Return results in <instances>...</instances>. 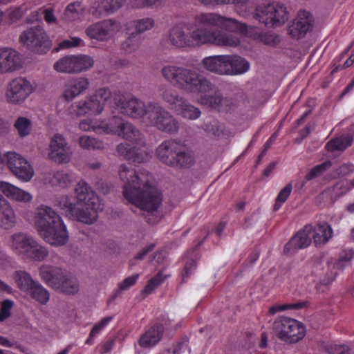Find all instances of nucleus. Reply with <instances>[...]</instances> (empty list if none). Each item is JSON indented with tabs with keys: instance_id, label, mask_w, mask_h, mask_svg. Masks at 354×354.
<instances>
[{
	"instance_id": "obj_1",
	"label": "nucleus",
	"mask_w": 354,
	"mask_h": 354,
	"mask_svg": "<svg viewBox=\"0 0 354 354\" xmlns=\"http://www.w3.org/2000/svg\"><path fill=\"white\" fill-rule=\"evenodd\" d=\"M243 37V24L216 12H200L192 22H179L169 32L170 44L178 48L204 45L236 48Z\"/></svg>"
},
{
	"instance_id": "obj_2",
	"label": "nucleus",
	"mask_w": 354,
	"mask_h": 354,
	"mask_svg": "<svg viewBox=\"0 0 354 354\" xmlns=\"http://www.w3.org/2000/svg\"><path fill=\"white\" fill-rule=\"evenodd\" d=\"M119 176L124 183V198L140 210L146 212L145 218L150 225L161 220L158 209L162 203L161 191L153 185V175L145 169L138 171L131 164H122L119 167Z\"/></svg>"
},
{
	"instance_id": "obj_3",
	"label": "nucleus",
	"mask_w": 354,
	"mask_h": 354,
	"mask_svg": "<svg viewBox=\"0 0 354 354\" xmlns=\"http://www.w3.org/2000/svg\"><path fill=\"white\" fill-rule=\"evenodd\" d=\"M77 203L72 202L68 196H61L56 198L55 205L64 211L65 214L74 219L91 224L97 218L100 200L95 192L84 180L78 182L75 188Z\"/></svg>"
},
{
	"instance_id": "obj_4",
	"label": "nucleus",
	"mask_w": 354,
	"mask_h": 354,
	"mask_svg": "<svg viewBox=\"0 0 354 354\" xmlns=\"http://www.w3.org/2000/svg\"><path fill=\"white\" fill-rule=\"evenodd\" d=\"M34 223L39 234L46 242L55 246L67 243L66 227L60 216L50 207L40 205L36 209Z\"/></svg>"
},
{
	"instance_id": "obj_5",
	"label": "nucleus",
	"mask_w": 354,
	"mask_h": 354,
	"mask_svg": "<svg viewBox=\"0 0 354 354\" xmlns=\"http://www.w3.org/2000/svg\"><path fill=\"white\" fill-rule=\"evenodd\" d=\"M162 75L172 84L191 93L203 94L215 88L214 84L206 77L184 67L165 66L162 69Z\"/></svg>"
},
{
	"instance_id": "obj_6",
	"label": "nucleus",
	"mask_w": 354,
	"mask_h": 354,
	"mask_svg": "<svg viewBox=\"0 0 354 354\" xmlns=\"http://www.w3.org/2000/svg\"><path fill=\"white\" fill-rule=\"evenodd\" d=\"M156 154L161 162L174 168H188L194 162L186 147L173 139L163 141L157 147Z\"/></svg>"
},
{
	"instance_id": "obj_7",
	"label": "nucleus",
	"mask_w": 354,
	"mask_h": 354,
	"mask_svg": "<svg viewBox=\"0 0 354 354\" xmlns=\"http://www.w3.org/2000/svg\"><path fill=\"white\" fill-rule=\"evenodd\" d=\"M10 249L24 259L41 261L48 255V250L31 235L24 232L12 234L8 241Z\"/></svg>"
},
{
	"instance_id": "obj_8",
	"label": "nucleus",
	"mask_w": 354,
	"mask_h": 354,
	"mask_svg": "<svg viewBox=\"0 0 354 354\" xmlns=\"http://www.w3.org/2000/svg\"><path fill=\"white\" fill-rule=\"evenodd\" d=\"M100 127L95 129L97 133L116 135L128 141L136 142L138 145L145 143V136L131 123L125 122L121 117L112 115L108 118L99 120Z\"/></svg>"
},
{
	"instance_id": "obj_9",
	"label": "nucleus",
	"mask_w": 354,
	"mask_h": 354,
	"mask_svg": "<svg viewBox=\"0 0 354 354\" xmlns=\"http://www.w3.org/2000/svg\"><path fill=\"white\" fill-rule=\"evenodd\" d=\"M208 71L220 75H234L243 73V58L236 55H219L205 57L202 60Z\"/></svg>"
},
{
	"instance_id": "obj_10",
	"label": "nucleus",
	"mask_w": 354,
	"mask_h": 354,
	"mask_svg": "<svg viewBox=\"0 0 354 354\" xmlns=\"http://www.w3.org/2000/svg\"><path fill=\"white\" fill-rule=\"evenodd\" d=\"M253 17L266 27L274 28L282 26L288 20L289 12L283 3L272 2L257 6Z\"/></svg>"
},
{
	"instance_id": "obj_11",
	"label": "nucleus",
	"mask_w": 354,
	"mask_h": 354,
	"mask_svg": "<svg viewBox=\"0 0 354 354\" xmlns=\"http://www.w3.org/2000/svg\"><path fill=\"white\" fill-rule=\"evenodd\" d=\"M272 330L279 339L288 344L298 342L306 335V328L302 323L286 317H280L275 319Z\"/></svg>"
},
{
	"instance_id": "obj_12",
	"label": "nucleus",
	"mask_w": 354,
	"mask_h": 354,
	"mask_svg": "<svg viewBox=\"0 0 354 354\" xmlns=\"http://www.w3.org/2000/svg\"><path fill=\"white\" fill-rule=\"evenodd\" d=\"M111 91L107 88L97 90L95 93L84 100L73 104L70 113L76 116L86 114H100L104 109L105 102L111 97Z\"/></svg>"
},
{
	"instance_id": "obj_13",
	"label": "nucleus",
	"mask_w": 354,
	"mask_h": 354,
	"mask_svg": "<svg viewBox=\"0 0 354 354\" xmlns=\"http://www.w3.org/2000/svg\"><path fill=\"white\" fill-rule=\"evenodd\" d=\"M150 115L147 122L158 130L169 134H174L178 131L179 123L177 120L159 104L149 102Z\"/></svg>"
},
{
	"instance_id": "obj_14",
	"label": "nucleus",
	"mask_w": 354,
	"mask_h": 354,
	"mask_svg": "<svg viewBox=\"0 0 354 354\" xmlns=\"http://www.w3.org/2000/svg\"><path fill=\"white\" fill-rule=\"evenodd\" d=\"M20 41L29 50L38 54L47 53L51 47V41L44 29L36 26L24 31L19 37Z\"/></svg>"
},
{
	"instance_id": "obj_15",
	"label": "nucleus",
	"mask_w": 354,
	"mask_h": 354,
	"mask_svg": "<svg viewBox=\"0 0 354 354\" xmlns=\"http://www.w3.org/2000/svg\"><path fill=\"white\" fill-rule=\"evenodd\" d=\"M94 64L93 58L86 55H67L54 64V69L60 73H79L90 69Z\"/></svg>"
},
{
	"instance_id": "obj_16",
	"label": "nucleus",
	"mask_w": 354,
	"mask_h": 354,
	"mask_svg": "<svg viewBox=\"0 0 354 354\" xmlns=\"http://www.w3.org/2000/svg\"><path fill=\"white\" fill-rule=\"evenodd\" d=\"M116 105L122 113L133 118H145L146 122L151 113L149 103L145 104L134 96H120Z\"/></svg>"
},
{
	"instance_id": "obj_17",
	"label": "nucleus",
	"mask_w": 354,
	"mask_h": 354,
	"mask_svg": "<svg viewBox=\"0 0 354 354\" xmlns=\"http://www.w3.org/2000/svg\"><path fill=\"white\" fill-rule=\"evenodd\" d=\"M6 164L12 174L23 182H28L34 176L31 165L22 156L10 151L5 154Z\"/></svg>"
},
{
	"instance_id": "obj_18",
	"label": "nucleus",
	"mask_w": 354,
	"mask_h": 354,
	"mask_svg": "<svg viewBox=\"0 0 354 354\" xmlns=\"http://www.w3.org/2000/svg\"><path fill=\"white\" fill-rule=\"evenodd\" d=\"M33 91L30 82L26 78L19 77L8 84L6 93V99L12 104L23 102Z\"/></svg>"
},
{
	"instance_id": "obj_19",
	"label": "nucleus",
	"mask_w": 354,
	"mask_h": 354,
	"mask_svg": "<svg viewBox=\"0 0 354 354\" xmlns=\"http://www.w3.org/2000/svg\"><path fill=\"white\" fill-rule=\"evenodd\" d=\"M118 28V23L115 20L105 19L88 26L85 33L91 39L105 41L113 36Z\"/></svg>"
},
{
	"instance_id": "obj_20",
	"label": "nucleus",
	"mask_w": 354,
	"mask_h": 354,
	"mask_svg": "<svg viewBox=\"0 0 354 354\" xmlns=\"http://www.w3.org/2000/svg\"><path fill=\"white\" fill-rule=\"evenodd\" d=\"M49 147L48 156L50 160L59 164L68 162L70 160L71 149L62 135L55 133L51 138Z\"/></svg>"
},
{
	"instance_id": "obj_21",
	"label": "nucleus",
	"mask_w": 354,
	"mask_h": 354,
	"mask_svg": "<svg viewBox=\"0 0 354 354\" xmlns=\"http://www.w3.org/2000/svg\"><path fill=\"white\" fill-rule=\"evenodd\" d=\"M133 146L129 143H120L117 146V151L126 160L134 163H143L148 161L151 157L149 152L141 149L145 145H138L136 142L129 141ZM145 142H146L145 141Z\"/></svg>"
},
{
	"instance_id": "obj_22",
	"label": "nucleus",
	"mask_w": 354,
	"mask_h": 354,
	"mask_svg": "<svg viewBox=\"0 0 354 354\" xmlns=\"http://www.w3.org/2000/svg\"><path fill=\"white\" fill-rule=\"evenodd\" d=\"M311 229H313V225L308 224L297 232L285 245L283 248L284 254L294 253L299 249L306 248L309 246L312 242L310 236Z\"/></svg>"
},
{
	"instance_id": "obj_23",
	"label": "nucleus",
	"mask_w": 354,
	"mask_h": 354,
	"mask_svg": "<svg viewBox=\"0 0 354 354\" xmlns=\"http://www.w3.org/2000/svg\"><path fill=\"white\" fill-rule=\"evenodd\" d=\"M21 66L19 54L11 48H0V73L15 71Z\"/></svg>"
},
{
	"instance_id": "obj_24",
	"label": "nucleus",
	"mask_w": 354,
	"mask_h": 354,
	"mask_svg": "<svg viewBox=\"0 0 354 354\" xmlns=\"http://www.w3.org/2000/svg\"><path fill=\"white\" fill-rule=\"evenodd\" d=\"M89 81L84 77H75L68 81L64 86L62 97L68 102L82 94L89 86Z\"/></svg>"
},
{
	"instance_id": "obj_25",
	"label": "nucleus",
	"mask_w": 354,
	"mask_h": 354,
	"mask_svg": "<svg viewBox=\"0 0 354 354\" xmlns=\"http://www.w3.org/2000/svg\"><path fill=\"white\" fill-rule=\"evenodd\" d=\"M39 274L41 279L48 286L57 289L62 286L65 272L59 268L52 266H42L39 268Z\"/></svg>"
},
{
	"instance_id": "obj_26",
	"label": "nucleus",
	"mask_w": 354,
	"mask_h": 354,
	"mask_svg": "<svg viewBox=\"0 0 354 354\" xmlns=\"http://www.w3.org/2000/svg\"><path fill=\"white\" fill-rule=\"evenodd\" d=\"M127 0H95L91 7V12L95 17L114 13L124 6Z\"/></svg>"
},
{
	"instance_id": "obj_27",
	"label": "nucleus",
	"mask_w": 354,
	"mask_h": 354,
	"mask_svg": "<svg viewBox=\"0 0 354 354\" xmlns=\"http://www.w3.org/2000/svg\"><path fill=\"white\" fill-rule=\"evenodd\" d=\"M312 21L309 12H304L303 16L299 15L298 18L289 26L288 29L289 35L297 39L304 37L307 32L312 29Z\"/></svg>"
},
{
	"instance_id": "obj_28",
	"label": "nucleus",
	"mask_w": 354,
	"mask_h": 354,
	"mask_svg": "<svg viewBox=\"0 0 354 354\" xmlns=\"http://www.w3.org/2000/svg\"><path fill=\"white\" fill-rule=\"evenodd\" d=\"M164 326L160 324H154L151 325L142 334L138 341L139 345L142 348H151L156 345L162 339L164 333Z\"/></svg>"
},
{
	"instance_id": "obj_29",
	"label": "nucleus",
	"mask_w": 354,
	"mask_h": 354,
	"mask_svg": "<svg viewBox=\"0 0 354 354\" xmlns=\"http://www.w3.org/2000/svg\"><path fill=\"white\" fill-rule=\"evenodd\" d=\"M310 236L316 247L324 245L333 236V230L328 223H318L313 225Z\"/></svg>"
},
{
	"instance_id": "obj_30",
	"label": "nucleus",
	"mask_w": 354,
	"mask_h": 354,
	"mask_svg": "<svg viewBox=\"0 0 354 354\" xmlns=\"http://www.w3.org/2000/svg\"><path fill=\"white\" fill-rule=\"evenodd\" d=\"M16 224L15 213L6 199L0 195V227L10 230Z\"/></svg>"
},
{
	"instance_id": "obj_31",
	"label": "nucleus",
	"mask_w": 354,
	"mask_h": 354,
	"mask_svg": "<svg viewBox=\"0 0 354 354\" xmlns=\"http://www.w3.org/2000/svg\"><path fill=\"white\" fill-rule=\"evenodd\" d=\"M0 191L8 198L19 202H30L32 195L9 183L0 181Z\"/></svg>"
},
{
	"instance_id": "obj_32",
	"label": "nucleus",
	"mask_w": 354,
	"mask_h": 354,
	"mask_svg": "<svg viewBox=\"0 0 354 354\" xmlns=\"http://www.w3.org/2000/svg\"><path fill=\"white\" fill-rule=\"evenodd\" d=\"M13 278L17 288L24 293H26L29 288H31L37 281L34 280L31 275L24 270L15 271Z\"/></svg>"
},
{
	"instance_id": "obj_33",
	"label": "nucleus",
	"mask_w": 354,
	"mask_h": 354,
	"mask_svg": "<svg viewBox=\"0 0 354 354\" xmlns=\"http://www.w3.org/2000/svg\"><path fill=\"white\" fill-rule=\"evenodd\" d=\"M32 299L41 305H45L50 299V293L38 281L26 293Z\"/></svg>"
},
{
	"instance_id": "obj_34",
	"label": "nucleus",
	"mask_w": 354,
	"mask_h": 354,
	"mask_svg": "<svg viewBox=\"0 0 354 354\" xmlns=\"http://www.w3.org/2000/svg\"><path fill=\"white\" fill-rule=\"evenodd\" d=\"M353 252L352 250H350L348 253L342 254L339 257V261L336 264L327 263V270L329 271V273H326V276L320 280L319 284L324 286L330 284L335 279L337 274V272L333 271V270L335 269V267L339 268L341 266V263L342 261H349L353 258Z\"/></svg>"
},
{
	"instance_id": "obj_35",
	"label": "nucleus",
	"mask_w": 354,
	"mask_h": 354,
	"mask_svg": "<svg viewBox=\"0 0 354 354\" xmlns=\"http://www.w3.org/2000/svg\"><path fill=\"white\" fill-rule=\"evenodd\" d=\"M153 26L154 20L151 18L147 17L128 22L126 24V29L127 32L133 31L139 35V33H142L151 29Z\"/></svg>"
},
{
	"instance_id": "obj_36",
	"label": "nucleus",
	"mask_w": 354,
	"mask_h": 354,
	"mask_svg": "<svg viewBox=\"0 0 354 354\" xmlns=\"http://www.w3.org/2000/svg\"><path fill=\"white\" fill-rule=\"evenodd\" d=\"M176 111L181 115L184 118L189 120H196L198 118L201 114L199 109L189 104L187 100H183Z\"/></svg>"
},
{
	"instance_id": "obj_37",
	"label": "nucleus",
	"mask_w": 354,
	"mask_h": 354,
	"mask_svg": "<svg viewBox=\"0 0 354 354\" xmlns=\"http://www.w3.org/2000/svg\"><path fill=\"white\" fill-rule=\"evenodd\" d=\"M353 140V137L352 136H343L332 139L326 144V148L329 151H344L352 145Z\"/></svg>"
},
{
	"instance_id": "obj_38",
	"label": "nucleus",
	"mask_w": 354,
	"mask_h": 354,
	"mask_svg": "<svg viewBox=\"0 0 354 354\" xmlns=\"http://www.w3.org/2000/svg\"><path fill=\"white\" fill-rule=\"evenodd\" d=\"M58 290L67 295H74L79 290V283L76 278L69 277L65 274L62 279V286L57 288Z\"/></svg>"
},
{
	"instance_id": "obj_39",
	"label": "nucleus",
	"mask_w": 354,
	"mask_h": 354,
	"mask_svg": "<svg viewBox=\"0 0 354 354\" xmlns=\"http://www.w3.org/2000/svg\"><path fill=\"white\" fill-rule=\"evenodd\" d=\"M224 126L216 120L211 119L204 124V130L208 136L214 138H218L223 134Z\"/></svg>"
},
{
	"instance_id": "obj_40",
	"label": "nucleus",
	"mask_w": 354,
	"mask_h": 354,
	"mask_svg": "<svg viewBox=\"0 0 354 354\" xmlns=\"http://www.w3.org/2000/svg\"><path fill=\"white\" fill-rule=\"evenodd\" d=\"M79 145L84 149H101L104 148L102 141L88 136H82L79 138Z\"/></svg>"
},
{
	"instance_id": "obj_41",
	"label": "nucleus",
	"mask_w": 354,
	"mask_h": 354,
	"mask_svg": "<svg viewBox=\"0 0 354 354\" xmlns=\"http://www.w3.org/2000/svg\"><path fill=\"white\" fill-rule=\"evenodd\" d=\"M129 36L122 43V48L127 53L135 51L140 45V36L133 31L127 32Z\"/></svg>"
},
{
	"instance_id": "obj_42",
	"label": "nucleus",
	"mask_w": 354,
	"mask_h": 354,
	"mask_svg": "<svg viewBox=\"0 0 354 354\" xmlns=\"http://www.w3.org/2000/svg\"><path fill=\"white\" fill-rule=\"evenodd\" d=\"M223 98L220 95H204L200 98V103L202 105L221 111Z\"/></svg>"
},
{
	"instance_id": "obj_43",
	"label": "nucleus",
	"mask_w": 354,
	"mask_h": 354,
	"mask_svg": "<svg viewBox=\"0 0 354 354\" xmlns=\"http://www.w3.org/2000/svg\"><path fill=\"white\" fill-rule=\"evenodd\" d=\"M31 121L24 117L18 118L14 124L20 137L28 136L31 131Z\"/></svg>"
},
{
	"instance_id": "obj_44",
	"label": "nucleus",
	"mask_w": 354,
	"mask_h": 354,
	"mask_svg": "<svg viewBox=\"0 0 354 354\" xmlns=\"http://www.w3.org/2000/svg\"><path fill=\"white\" fill-rule=\"evenodd\" d=\"M161 95L166 102L169 103L170 105L174 106L175 109L183 100V97L177 94L176 91L171 88L162 89Z\"/></svg>"
},
{
	"instance_id": "obj_45",
	"label": "nucleus",
	"mask_w": 354,
	"mask_h": 354,
	"mask_svg": "<svg viewBox=\"0 0 354 354\" xmlns=\"http://www.w3.org/2000/svg\"><path fill=\"white\" fill-rule=\"evenodd\" d=\"M71 180V175L64 171H57L51 178V183L53 185L62 188L67 187Z\"/></svg>"
},
{
	"instance_id": "obj_46",
	"label": "nucleus",
	"mask_w": 354,
	"mask_h": 354,
	"mask_svg": "<svg viewBox=\"0 0 354 354\" xmlns=\"http://www.w3.org/2000/svg\"><path fill=\"white\" fill-rule=\"evenodd\" d=\"M162 272H158L153 277L149 280L147 284L145 286L142 292L145 295L151 294L158 286H160L165 279Z\"/></svg>"
},
{
	"instance_id": "obj_47",
	"label": "nucleus",
	"mask_w": 354,
	"mask_h": 354,
	"mask_svg": "<svg viewBox=\"0 0 354 354\" xmlns=\"http://www.w3.org/2000/svg\"><path fill=\"white\" fill-rule=\"evenodd\" d=\"M292 186L291 183L287 184L284 188H283L280 192L279 193L275 203L273 206V210L277 211L282 203H283L290 196L291 192H292Z\"/></svg>"
},
{
	"instance_id": "obj_48",
	"label": "nucleus",
	"mask_w": 354,
	"mask_h": 354,
	"mask_svg": "<svg viewBox=\"0 0 354 354\" xmlns=\"http://www.w3.org/2000/svg\"><path fill=\"white\" fill-rule=\"evenodd\" d=\"M84 46V41L80 37H71L69 39H65L59 43L56 51L62 49H67Z\"/></svg>"
},
{
	"instance_id": "obj_49",
	"label": "nucleus",
	"mask_w": 354,
	"mask_h": 354,
	"mask_svg": "<svg viewBox=\"0 0 354 354\" xmlns=\"http://www.w3.org/2000/svg\"><path fill=\"white\" fill-rule=\"evenodd\" d=\"M81 9V3L80 2L71 3L66 6L64 10V15L68 20H75L78 18Z\"/></svg>"
},
{
	"instance_id": "obj_50",
	"label": "nucleus",
	"mask_w": 354,
	"mask_h": 354,
	"mask_svg": "<svg viewBox=\"0 0 354 354\" xmlns=\"http://www.w3.org/2000/svg\"><path fill=\"white\" fill-rule=\"evenodd\" d=\"M200 4L206 7H214L229 4H236L242 0H197Z\"/></svg>"
},
{
	"instance_id": "obj_51",
	"label": "nucleus",
	"mask_w": 354,
	"mask_h": 354,
	"mask_svg": "<svg viewBox=\"0 0 354 354\" xmlns=\"http://www.w3.org/2000/svg\"><path fill=\"white\" fill-rule=\"evenodd\" d=\"M139 274H133L125 278L122 282L118 283V290H117L114 298L117 297V294L121 290H125L133 286L138 281Z\"/></svg>"
},
{
	"instance_id": "obj_52",
	"label": "nucleus",
	"mask_w": 354,
	"mask_h": 354,
	"mask_svg": "<svg viewBox=\"0 0 354 354\" xmlns=\"http://www.w3.org/2000/svg\"><path fill=\"white\" fill-rule=\"evenodd\" d=\"M14 302L10 299H6L1 303L0 309V322H3L11 315V309Z\"/></svg>"
},
{
	"instance_id": "obj_53",
	"label": "nucleus",
	"mask_w": 354,
	"mask_h": 354,
	"mask_svg": "<svg viewBox=\"0 0 354 354\" xmlns=\"http://www.w3.org/2000/svg\"><path fill=\"white\" fill-rule=\"evenodd\" d=\"M39 10L47 24H51L57 22V17L55 15V10L52 6L43 7L40 8Z\"/></svg>"
},
{
	"instance_id": "obj_54",
	"label": "nucleus",
	"mask_w": 354,
	"mask_h": 354,
	"mask_svg": "<svg viewBox=\"0 0 354 354\" xmlns=\"http://www.w3.org/2000/svg\"><path fill=\"white\" fill-rule=\"evenodd\" d=\"M196 269V262L194 259L188 260L182 272L183 281L186 282L187 279L194 272Z\"/></svg>"
},
{
	"instance_id": "obj_55",
	"label": "nucleus",
	"mask_w": 354,
	"mask_h": 354,
	"mask_svg": "<svg viewBox=\"0 0 354 354\" xmlns=\"http://www.w3.org/2000/svg\"><path fill=\"white\" fill-rule=\"evenodd\" d=\"M113 319V317H106L102 318L99 322L96 323L91 329V336H97L102 330Z\"/></svg>"
},
{
	"instance_id": "obj_56",
	"label": "nucleus",
	"mask_w": 354,
	"mask_h": 354,
	"mask_svg": "<svg viewBox=\"0 0 354 354\" xmlns=\"http://www.w3.org/2000/svg\"><path fill=\"white\" fill-rule=\"evenodd\" d=\"M100 127L99 120H91L88 119H84L80 121L79 124V128L82 131H93L97 133L95 129Z\"/></svg>"
},
{
	"instance_id": "obj_57",
	"label": "nucleus",
	"mask_w": 354,
	"mask_h": 354,
	"mask_svg": "<svg viewBox=\"0 0 354 354\" xmlns=\"http://www.w3.org/2000/svg\"><path fill=\"white\" fill-rule=\"evenodd\" d=\"M261 31L255 26H248L245 24V37H250L254 40H259Z\"/></svg>"
},
{
	"instance_id": "obj_58",
	"label": "nucleus",
	"mask_w": 354,
	"mask_h": 354,
	"mask_svg": "<svg viewBox=\"0 0 354 354\" xmlns=\"http://www.w3.org/2000/svg\"><path fill=\"white\" fill-rule=\"evenodd\" d=\"M158 0H132L131 5L133 8H150L154 6Z\"/></svg>"
},
{
	"instance_id": "obj_59",
	"label": "nucleus",
	"mask_w": 354,
	"mask_h": 354,
	"mask_svg": "<svg viewBox=\"0 0 354 354\" xmlns=\"http://www.w3.org/2000/svg\"><path fill=\"white\" fill-rule=\"evenodd\" d=\"M354 171V165L351 163L343 164L336 169L337 176H344Z\"/></svg>"
},
{
	"instance_id": "obj_60",
	"label": "nucleus",
	"mask_w": 354,
	"mask_h": 354,
	"mask_svg": "<svg viewBox=\"0 0 354 354\" xmlns=\"http://www.w3.org/2000/svg\"><path fill=\"white\" fill-rule=\"evenodd\" d=\"M187 346V342L186 340H183L180 342H178L176 344L173 346L172 348H170L172 354H180V353L184 351Z\"/></svg>"
},
{
	"instance_id": "obj_61",
	"label": "nucleus",
	"mask_w": 354,
	"mask_h": 354,
	"mask_svg": "<svg viewBox=\"0 0 354 354\" xmlns=\"http://www.w3.org/2000/svg\"><path fill=\"white\" fill-rule=\"evenodd\" d=\"M277 136V132H274L271 137L269 138V140L266 142L265 144L264 148L261 153L258 156L257 162H259L261 159V158L265 155L267 150L270 147L272 142L275 140Z\"/></svg>"
},
{
	"instance_id": "obj_62",
	"label": "nucleus",
	"mask_w": 354,
	"mask_h": 354,
	"mask_svg": "<svg viewBox=\"0 0 354 354\" xmlns=\"http://www.w3.org/2000/svg\"><path fill=\"white\" fill-rule=\"evenodd\" d=\"M174 319H170L167 315H162L160 320V324H162V326H165L168 329H175L176 330L179 326H174L172 324Z\"/></svg>"
},
{
	"instance_id": "obj_63",
	"label": "nucleus",
	"mask_w": 354,
	"mask_h": 354,
	"mask_svg": "<svg viewBox=\"0 0 354 354\" xmlns=\"http://www.w3.org/2000/svg\"><path fill=\"white\" fill-rule=\"evenodd\" d=\"M350 348L344 345H335L332 348V354H350Z\"/></svg>"
},
{
	"instance_id": "obj_64",
	"label": "nucleus",
	"mask_w": 354,
	"mask_h": 354,
	"mask_svg": "<svg viewBox=\"0 0 354 354\" xmlns=\"http://www.w3.org/2000/svg\"><path fill=\"white\" fill-rule=\"evenodd\" d=\"M274 37L271 34H262L261 33V37H259V41H262L263 44L266 45H273L274 44Z\"/></svg>"
}]
</instances>
